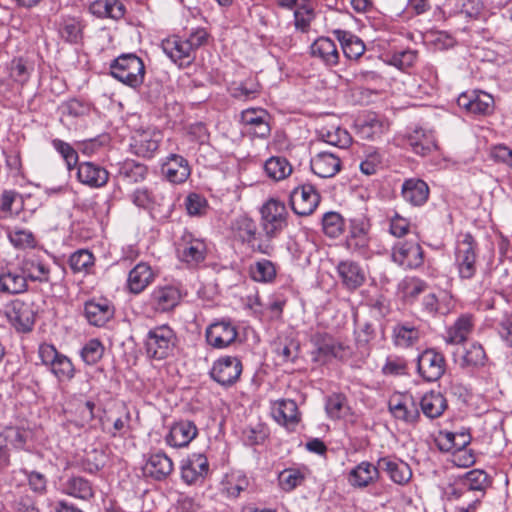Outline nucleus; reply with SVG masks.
I'll return each mask as SVG.
<instances>
[{
	"label": "nucleus",
	"mask_w": 512,
	"mask_h": 512,
	"mask_svg": "<svg viewBox=\"0 0 512 512\" xmlns=\"http://www.w3.org/2000/svg\"><path fill=\"white\" fill-rule=\"evenodd\" d=\"M343 217L334 211L327 212L322 217V228L324 233L331 237H338L344 230Z\"/></svg>",
	"instance_id": "nucleus-57"
},
{
	"label": "nucleus",
	"mask_w": 512,
	"mask_h": 512,
	"mask_svg": "<svg viewBox=\"0 0 512 512\" xmlns=\"http://www.w3.org/2000/svg\"><path fill=\"white\" fill-rule=\"evenodd\" d=\"M336 271L342 285L348 290H356L366 281V273L363 267L356 261L346 259L340 261Z\"/></svg>",
	"instance_id": "nucleus-23"
},
{
	"label": "nucleus",
	"mask_w": 512,
	"mask_h": 512,
	"mask_svg": "<svg viewBox=\"0 0 512 512\" xmlns=\"http://www.w3.org/2000/svg\"><path fill=\"white\" fill-rule=\"evenodd\" d=\"M251 278L256 282L271 283L276 278V267L267 259H262L250 266Z\"/></svg>",
	"instance_id": "nucleus-53"
},
{
	"label": "nucleus",
	"mask_w": 512,
	"mask_h": 512,
	"mask_svg": "<svg viewBox=\"0 0 512 512\" xmlns=\"http://www.w3.org/2000/svg\"><path fill=\"white\" fill-rule=\"evenodd\" d=\"M53 148L62 156L68 170H72L78 165V153L77 151L67 142L60 139L52 140Z\"/></svg>",
	"instance_id": "nucleus-60"
},
{
	"label": "nucleus",
	"mask_w": 512,
	"mask_h": 512,
	"mask_svg": "<svg viewBox=\"0 0 512 512\" xmlns=\"http://www.w3.org/2000/svg\"><path fill=\"white\" fill-rule=\"evenodd\" d=\"M473 321L470 315H461L447 330L446 342L449 344H461L465 342L472 332Z\"/></svg>",
	"instance_id": "nucleus-45"
},
{
	"label": "nucleus",
	"mask_w": 512,
	"mask_h": 512,
	"mask_svg": "<svg viewBox=\"0 0 512 512\" xmlns=\"http://www.w3.org/2000/svg\"><path fill=\"white\" fill-rule=\"evenodd\" d=\"M176 341V334L170 326H156L149 330L146 336V353L148 357L153 359H165L172 354Z\"/></svg>",
	"instance_id": "nucleus-8"
},
{
	"label": "nucleus",
	"mask_w": 512,
	"mask_h": 512,
	"mask_svg": "<svg viewBox=\"0 0 512 512\" xmlns=\"http://www.w3.org/2000/svg\"><path fill=\"white\" fill-rule=\"evenodd\" d=\"M388 410L396 420L406 424L415 425L420 420L418 404L410 394H393L388 400Z\"/></svg>",
	"instance_id": "nucleus-13"
},
{
	"label": "nucleus",
	"mask_w": 512,
	"mask_h": 512,
	"mask_svg": "<svg viewBox=\"0 0 512 512\" xmlns=\"http://www.w3.org/2000/svg\"><path fill=\"white\" fill-rule=\"evenodd\" d=\"M21 269L27 280L45 283L49 281V266L37 256L24 258L21 263Z\"/></svg>",
	"instance_id": "nucleus-40"
},
{
	"label": "nucleus",
	"mask_w": 512,
	"mask_h": 512,
	"mask_svg": "<svg viewBox=\"0 0 512 512\" xmlns=\"http://www.w3.org/2000/svg\"><path fill=\"white\" fill-rule=\"evenodd\" d=\"M96 404L91 401H79L75 408V425L78 427H85L89 425L96 418Z\"/></svg>",
	"instance_id": "nucleus-58"
},
{
	"label": "nucleus",
	"mask_w": 512,
	"mask_h": 512,
	"mask_svg": "<svg viewBox=\"0 0 512 512\" xmlns=\"http://www.w3.org/2000/svg\"><path fill=\"white\" fill-rule=\"evenodd\" d=\"M378 466L385 471L389 478L398 485L407 484L412 478L410 466L399 459L382 457L378 460Z\"/></svg>",
	"instance_id": "nucleus-30"
},
{
	"label": "nucleus",
	"mask_w": 512,
	"mask_h": 512,
	"mask_svg": "<svg viewBox=\"0 0 512 512\" xmlns=\"http://www.w3.org/2000/svg\"><path fill=\"white\" fill-rule=\"evenodd\" d=\"M370 229V220L363 214L349 220V233L346 238V247L351 253L364 259L371 257Z\"/></svg>",
	"instance_id": "nucleus-7"
},
{
	"label": "nucleus",
	"mask_w": 512,
	"mask_h": 512,
	"mask_svg": "<svg viewBox=\"0 0 512 512\" xmlns=\"http://www.w3.org/2000/svg\"><path fill=\"white\" fill-rule=\"evenodd\" d=\"M89 12L97 18L120 20L126 13L121 0H95L89 5Z\"/></svg>",
	"instance_id": "nucleus-34"
},
{
	"label": "nucleus",
	"mask_w": 512,
	"mask_h": 512,
	"mask_svg": "<svg viewBox=\"0 0 512 512\" xmlns=\"http://www.w3.org/2000/svg\"><path fill=\"white\" fill-rule=\"evenodd\" d=\"M156 273L146 262H139L128 273L127 289L130 293L138 295L154 282Z\"/></svg>",
	"instance_id": "nucleus-25"
},
{
	"label": "nucleus",
	"mask_w": 512,
	"mask_h": 512,
	"mask_svg": "<svg viewBox=\"0 0 512 512\" xmlns=\"http://www.w3.org/2000/svg\"><path fill=\"white\" fill-rule=\"evenodd\" d=\"M48 369L59 382L72 380L76 373L71 359L62 353L49 365Z\"/></svg>",
	"instance_id": "nucleus-50"
},
{
	"label": "nucleus",
	"mask_w": 512,
	"mask_h": 512,
	"mask_svg": "<svg viewBox=\"0 0 512 512\" xmlns=\"http://www.w3.org/2000/svg\"><path fill=\"white\" fill-rule=\"evenodd\" d=\"M104 456L102 452L94 449L85 454L80 460L79 466L82 471L89 474H96L104 466Z\"/></svg>",
	"instance_id": "nucleus-63"
},
{
	"label": "nucleus",
	"mask_w": 512,
	"mask_h": 512,
	"mask_svg": "<svg viewBox=\"0 0 512 512\" xmlns=\"http://www.w3.org/2000/svg\"><path fill=\"white\" fill-rule=\"evenodd\" d=\"M186 294L181 283L158 284L149 293L146 305L155 314L170 313L181 304Z\"/></svg>",
	"instance_id": "nucleus-3"
},
{
	"label": "nucleus",
	"mask_w": 512,
	"mask_h": 512,
	"mask_svg": "<svg viewBox=\"0 0 512 512\" xmlns=\"http://www.w3.org/2000/svg\"><path fill=\"white\" fill-rule=\"evenodd\" d=\"M38 307L31 297L14 299L4 307V313L9 323L18 332H30L33 329Z\"/></svg>",
	"instance_id": "nucleus-6"
},
{
	"label": "nucleus",
	"mask_w": 512,
	"mask_h": 512,
	"mask_svg": "<svg viewBox=\"0 0 512 512\" xmlns=\"http://www.w3.org/2000/svg\"><path fill=\"white\" fill-rule=\"evenodd\" d=\"M320 194L311 184L296 186L289 196L292 211L298 216L311 215L320 203Z\"/></svg>",
	"instance_id": "nucleus-12"
},
{
	"label": "nucleus",
	"mask_w": 512,
	"mask_h": 512,
	"mask_svg": "<svg viewBox=\"0 0 512 512\" xmlns=\"http://www.w3.org/2000/svg\"><path fill=\"white\" fill-rule=\"evenodd\" d=\"M496 330L501 340L512 347V312H505L496 320Z\"/></svg>",
	"instance_id": "nucleus-64"
},
{
	"label": "nucleus",
	"mask_w": 512,
	"mask_h": 512,
	"mask_svg": "<svg viewBox=\"0 0 512 512\" xmlns=\"http://www.w3.org/2000/svg\"><path fill=\"white\" fill-rule=\"evenodd\" d=\"M104 347L98 339H91L81 349V358L87 365L96 364L103 356Z\"/></svg>",
	"instance_id": "nucleus-61"
},
{
	"label": "nucleus",
	"mask_w": 512,
	"mask_h": 512,
	"mask_svg": "<svg viewBox=\"0 0 512 512\" xmlns=\"http://www.w3.org/2000/svg\"><path fill=\"white\" fill-rule=\"evenodd\" d=\"M318 135L324 142L339 148L348 147L352 141L350 134L336 125L321 126Z\"/></svg>",
	"instance_id": "nucleus-47"
},
{
	"label": "nucleus",
	"mask_w": 512,
	"mask_h": 512,
	"mask_svg": "<svg viewBox=\"0 0 512 512\" xmlns=\"http://www.w3.org/2000/svg\"><path fill=\"white\" fill-rule=\"evenodd\" d=\"M109 172L101 165L85 161L77 165V179L78 181L90 188H102L106 186L109 181Z\"/></svg>",
	"instance_id": "nucleus-20"
},
{
	"label": "nucleus",
	"mask_w": 512,
	"mask_h": 512,
	"mask_svg": "<svg viewBox=\"0 0 512 512\" xmlns=\"http://www.w3.org/2000/svg\"><path fill=\"white\" fill-rule=\"evenodd\" d=\"M161 47L163 52L173 62H177L184 58H190L192 55L190 46H188L186 40L178 36H172L163 40Z\"/></svg>",
	"instance_id": "nucleus-46"
},
{
	"label": "nucleus",
	"mask_w": 512,
	"mask_h": 512,
	"mask_svg": "<svg viewBox=\"0 0 512 512\" xmlns=\"http://www.w3.org/2000/svg\"><path fill=\"white\" fill-rule=\"evenodd\" d=\"M272 414L279 424L286 427L296 425L300 420L298 406L296 402L291 399L276 401L272 408Z\"/></svg>",
	"instance_id": "nucleus-38"
},
{
	"label": "nucleus",
	"mask_w": 512,
	"mask_h": 512,
	"mask_svg": "<svg viewBox=\"0 0 512 512\" xmlns=\"http://www.w3.org/2000/svg\"><path fill=\"white\" fill-rule=\"evenodd\" d=\"M304 479V475L299 470L291 468L283 470L278 476L279 485L286 492H290L301 485Z\"/></svg>",
	"instance_id": "nucleus-62"
},
{
	"label": "nucleus",
	"mask_w": 512,
	"mask_h": 512,
	"mask_svg": "<svg viewBox=\"0 0 512 512\" xmlns=\"http://www.w3.org/2000/svg\"><path fill=\"white\" fill-rule=\"evenodd\" d=\"M264 170L268 177H270L273 180L279 181L291 174L292 166L290 165L286 158L280 156H273L270 157L265 162Z\"/></svg>",
	"instance_id": "nucleus-52"
},
{
	"label": "nucleus",
	"mask_w": 512,
	"mask_h": 512,
	"mask_svg": "<svg viewBox=\"0 0 512 512\" xmlns=\"http://www.w3.org/2000/svg\"><path fill=\"white\" fill-rule=\"evenodd\" d=\"M487 356L484 348L479 343H472L462 356L460 366L462 368H478L485 365Z\"/></svg>",
	"instance_id": "nucleus-54"
},
{
	"label": "nucleus",
	"mask_w": 512,
	"mask_h": 512,
	"mask_svg": "<svg viewBox=\"0 0 512 512\" xmlns=\"http://www.w3.org/2000/svg\"><path fill=\"white\" fill-rule=\"evenodd\" d=\"M491 479L489 475L481 469H473L468 471L462 481L461 484L468 492H479L481 498L484 497L486 490L491 486Z\"/></svg>",
	"instance_id": "nucleus-43"
},
{
	"label": "nucleus",
	"mask_w": 512,
	"mask_h": 512,
	"mask_svg": "<svg viewBox=\"0 0 512 512\" xmlns=\"http://www.w3.org/2000/svg\"><path fill=\"white\" fill-rule=\"evenodd\" d=\"M63 491L72 497L89 500L94 496L92 483L82 476H72L63 484Z\"/></svg>",
	"instance_id": "nucleus-44"
},
{
	"label": "nucleus",
	"mask_w": 512,
	"mask_h": 512,
	"mask_svg": "<svg viewBox=\"0 0 512 512\" xmlns=\"http://www.w3.org/2000/svg\"><path fill=\"white\" fill-rule=\"evenodd\" d=\"M172 471V460L161 451L152 453L144 466V472L155 480H163L167 478Z\"/></svg>",
	"instance_id": "nucleus-32"
},
{
	"label": "nucleus",
	"mask_w": 512,
	"mask_h": 512,
	"mask_svg": "<svg viewBox=\"0 0 512 512\" xmlns=\"http://www.w3.org/2000/svg\"><path fill=\"white\" fill-rule=\"evenodd\" d=\"M30 77L27 66H0V87L4 91L12 90L14 84L23 85Z\"/></svg>",
	"instance_id": "nucleus-39"
},
{
	"label": "nucleus",
	"mask_w": 512,
	"mask_h": 512,
	"mask_svg": "<svg viewBox=\"0 0 512 512\" xmlns=\"http://www.w3.org/2000/svg\"><path fill=\"white\" fill-rule=\"evenodd\" d=\"M83 22L76 17H63L58 25L61 39L71 44H78L83 39Z\"/></svg>",
	"instance_id": "nucleus-42"
},
{
	"label": "nucleus",
	"mask_w": 512,
	"mask_h": 512,
	"mask_svg": "<svg viewBox=\"0 0 512 512\" xmlns=\"http://www.w3.org/2000/svg\"><path fill=\"white\" fill-rule=\"evenodd\" d=\"M166 179L174 184L184 183L191 174L190 165L183 156L170 154L161 167Z\"/></svg>",
	"instance_id": "nucleus-26"
},
{
	"label": "nucleus",
	"mask_w": 512,
	"mask_h": 512,
	"mask_svg": "<svg viewBox=\"0 0 512 512\" xmlns=\"http://www.w3.org/2000/svg\"><path fill=\"white\" fill-rule=\"evenodd\" d=\"M422 307L424 312L430 316L445 315L450 311V297L445 296L439 299L436 294L429 293L423 297Z\"/></svg>",
	"instance_id": "nucleus-55"
},
{
	"label": "nucleus",
	"mask_w": 512,
	"mask_h": 512,
	"mask_svg": "<svg viewBox=\"0 0 512 512\" xmlns=\"http://www.w3.org/2000/svg\"><path fill=\"white\" fill-rule=\"evenodd\" d=\"M230 233L234 241L246 245L252 252L271 255L274 246L258 231L256 221L247 214H240L230 222Z\"/></svg>",
	"instance_id": "nucleus-1"
},
{
	"label": "nucleus",
	"mask_w": 512,
	"mask_h": 512,
	"mask_svg": "<svg viewBox=\"0 0 512 512\" xmlns=\"http://www.w3.org/2000/svg\"><path fill=\"white\" fill-rule=\"evenodd\" d=\"M243 371L241 360L237 356L225 355L213 362L209 376L224 388L235 385Z\"/></svg>",
	"instance_id": "nucleus-9"
},
{
	"label": "nucleus",
	"mask_w": 512,
	"mask_h": 512,
	"mask_svg": "<svg viewBox=\"0 0 512 512\" xmlns=\"http://www.w3.org/2000/svg\"><path fill=\"white\" fill-rule=\"evenodd\" d=\"M429 192L427 183L421 179L410 178L402 184V197L413 206L425 204L428 200Z\"/></svg>",
	"instance_id": "nucleus-31"
},
{
	"label": "nucleus",
	"mask_w": 512,
	"mask_h": 512,
	"mask_svg": "<svg viewBox=\"0 0 512 512\" xmlns=\"http://www.w3.org/2000/svg\"><path fill=\"white\" fill-rule=\"evenodd\" d=\"M28 280L21 266L19 270H7L0 272V293L15 295L28 289Z\"/></svg>",
	"instance_id": "nucleus-33"
},
{
	"label": "nucleus",
	"mask_w": 512,
	"mask_h": 512,
	"mask_svg": "<svg viewBox=\"0 0 512 512\" xmlns=\"http://www.w3.org/2000/svg\"><path fill=\"white\" fill-rule=\"evenodd\" d=\"M392 337L395 346L400 348H408L419 341L420 332L415 326L409 323H402L397 324L393 328Z\"/></svg>",
	"instance_id": "nucleus-49"
},
{
	"label": "nucleus",
	"mask_w": 512,
	"mask_h": 512,
	"mask_svg": "<svg viewBox=\"0 0 512 512\" xmlns=\"http://www.w3.org/2000/svg\"><path fill=\"white\" fill-rule=\"evenodd\" d=\"M209 472V463L205 455L193 453L181 467V477L189 485L202 483Z\"/></svg>",
	"instance_id": "nucleus-21"
},
{
	"label": "nucleus",
	"mask_w": 512,
	"mask_h": 512,
	"mask_svg": "<svg viewBox=\"0 0 512 512\" xmlns=\"http://www.w3.org/2000/svg\"><path fill=\"white\" fill-rule=\"evenodd\" d=\"M261 216L264 236L269 241L287 226L288 212L285 204L279 200L267 201L261 209Z\"/></svg>",
	"instance_id": "nucleus-10"
},
{
	"label": "nucleus",
	"mask_w": 512,
	"mask_h": 512,
	"mask_svg": "<svg viewBox=\"0 0 512 512\" xmlns=\"http://www.w3.org/2000/svg\"><path fill=\"white\" fill-rule=\"evenodd\" d=\"M130 201L144 210L149 211L151 217L157 221H164L171 216L173 204L170 197L157 190L146 187L135 189L129 195Z\"/></svg>",
	"instance_id": "nucleus-4"
},
{
	"label": "nucleus",
	"mask_w": 512,
	"mask_h": 512,
	"mask_svg": "<svg viewBox=\"0 0 512 512\" xmlns=\"http://www.w3.org/2000/svg\"><path fill=\"white\" fill-rule=\"evenodd\" d=\"M238 336L237 327L229 319L216 320L205 331L208 345L215 349H225L231 346Z\"/></svg>",
	"instance_id": "nucleus-15"
},
{
	"label": "nucleus",
	"mask_w": 512,
	"mask_h": 512,
	"mask_svg": "<svg viewBox=\"0 0 512 512\" xmlns=\"http://www.w3.org/2000/svg\"><path fill=\"white\" fill-rule=\"evenodd\" d=\"M379 470L378 465L375 466L368 461H362L349 472L347 480L352 487L366 488L378 481Z\"/></svg>",
	"instance_id": "nucleus-29"
},
{
	"label": "nucleus",
	"mask_w": 512,
	"mask_h": 512,
	"mask_svg": "<svg viewBox=\"0 0 512 512\" xmlns=\"http://www.w3.org/2000/svg\"><path fill=\"white\" fill-rule=\"evenodd\" d=\"M391 258L405 269H416L424 262V251L418 242L399 241L392 248Z\"/></svg>",
	"instance_id": "nucleus-16"
},
{
	"label": "nucleus",
	"mask_w": 512,
	"mask_h": 512,
	"mask_svg": "<svg viewBox=\"0 0 512 512\" xmlns=\"http://www.w3.org/2000/svg\"><path fill=\"white\" fill-rule=\"evenodd\" d=\"M420 408L429 419L439 418L447 409L448 404L444 395L439 391L431 390L425 393L420 400Z\"/></svg>",
	"instance_id": "nucleus-36"
},
{
	"label": "nucleus",
	"mask_w": 512,
	"mask_h": 512,
	"mask_svg": "<svg viewBox=\"0 0 512 512\" xmlns=\"http://www.w3.org/2000/svg\"><path fill=\"white\" fill-rule=\"evenodd\" d=\"M311 55L326 64H337L339 53L334 41L330 38L320 37L311 45Z\"/></svg>",
	"instance_id": "nucleus-41"
},
{
	"label": "nucleus",
	"mask_w": 512,
	"mask_h": 512,
	"mask_svg": "<svg viewBox=\"0 0 512 512\" xmlns=\"http://www.w3.org/2000/svg\"><path fill=\"white\" fill-rule=\"evenodd\" d=\"M325 410L329 418L337 420L345 418L350 412V407L345 395L334 393L327 397Z\"/></svg>",
	"instance_id": "nucleus-51"
},
{
	"label": "nucleus",
	"mask_w": 512,
	"mask_h": 512,
	"mask_svg": "<svg viewBox=\"0 0 512 512\" xmlns=\"http://www.w3.org/2000/svg\"><path fill=\"white\" fill-rule=\"evenodd\" d=\"M94 255L86 249H80L71 254L69 265L73 272L88 271L94 265Z\"/></svg>",
	"instance_id": "nucleus-59"
},
{
	"label": "nucleus",
	"mask_w": 512,
	"mask_h": 512,
	"mask_svg": "<svg viewBox=\"0 0 512 512\" xmlns=\"http://www.w3.org/2000/svg\"><path fill=\"white\" fill-rule=\"evenodd\" d=\"M310 343L313 350L311 352L313 361L326 364L333 359L341 362H347L353 358V348L339 341L333 335L327 332H316L311 335Z\"/></svg>",
	"instance_id": "nucleus-2"
},
{
	"label": "nucleus",
	"mask_w": 512,
	"mask_h": 512,
	"mask_svg": "<svg viewBox=\"0 0 512 512\" xmlns=\"http://www.w3.org/2000/svg\"><path fill=\"white\" fill-rule=\"evenodd\" d=\"M198 434L196 425L189 420L174 423L167 436L166 443L174 448L186 447Z\"/></svg>",
	"instance_id": "nucleus-28"
},
{
	"label": "nucleus",
	"mask_w": 512,
	"mask_h": 512,
	"mask_svg": "<svg viewBox=\"0 0 512 512\" xmlns=\"http://www.w3.org/2000/svg\"><path fill=\"white\" fill-rule=\"evenodd\" d=\"M333 33L341 43L342 51L348 60H357L364 54L365 44L359 37L341 29L334 30Z\"/></svg>",
	"instance_id": "nucleus-37"
},
{
	"label": "nucleus",
	"mask_w": 512,
	"mask_h": 512,
	"mask_svg": "<svg viewBox=\"0 0 512 512\" xmlns=\"http://www.w3.org/2000/svg\"><path fill=\"white\" fill-rule=\"evenodd\" d=\"M417 371L424 381L435 382L446 371V359L437 350L433 348L426 349L418 356Z\"/></svg>",
	"instance_id": "nucleus-14"
},
{
	"label": "nucleus",
	"mask_w": 512,
	"mask_h": 512,
	"mask_svg": "<svg viewBox=\"0 0 512 512\" xmlns=\"http://www.w3.org/2000/svg\"><path fill=\"white\" fill-rule=\"evenodd\" d=\"M269 114L261 108H250L242 111L241 122L247 127V131L259 138L270 135Z\"/></svg>",
	"instance_id": "nucleus-22"
},
{
	"label": "nucleus",
	"mask_w": 512,
	"mask_h": 512,
	"mask_svg": "<svg viewBox=\"0 0 512 512\" xmlns=\"http://www.w3.org/2000/svg\"><path fill=\"white\" fill-rule=\"evenodd\" d=\"M119 175L128 183L141 182L146 178L147 167L133 160L125 161L120 167Z\"/></svg>",
	"instance_id": "nucleus-56"
},
{
	"label": "nucleus",
	"mask_w": 512,
	"mask_h": 512,
	"mask_svg": "<svg viewBox=\"0 0 512 512\" xmlns=\"http://www.w3.org/2000/svg\"><path fill=\"white\" fill-rule=\"evenodd\" d=\"M161 134L152 130L136 131L130 144L131 150L139 157L150 158L158 150Z\"/></svg>",
	"instance_id": "nucleus-24"
},
{
	"label": "nucleus",
	"mask_w": 512,
	"mask_h": 512,
	"mask_svg": "<svg viewBox=\"0 0 512 512\" xmlns=\"http://www.w3.org/2000/svg\"><path fill=\"white\" fill-rule=\"evenodd\" d=\"M407 142L412 151L421 156H425L437 148L433 133L421 127L415 128L408 134Z\"/></svg>",
	"instance_id": "nucleus-35"
},
{
	"label": "nucleus",
	"mask_w": 512,
	"mask_h": 512,
	"mask_svg": "<svg viewBox=\"0 0 512 512\" xmlns=\"http://www.w3.org/2000/svg\"><path fill=\"white\" fill-rule=\"evenodd\" d=\"M176 254L180 261L190 267H195L205 260L207 246L204 240L185 231L176 242Z\"/></svg>",
	"instance_id": "nucleus-11"
},
{
	"label": "nucleus",
	"mask_w": 512,
	"mask_h": 512,
	"mask_svg": "<svg viewBox=\"0 0 512 512\" xmlns=\"http://www.w3.org/2000/svg\"><path fill=\"white\" fill-rule=\"evenodd\" d=\"M115 307L104 297L92 298L84 303V316L95 327H103L114 318Z\"/></svg>",
	"instance_id": "nucleus-18"
},
{
	"label": "nucleus",
	"mask_w": 512,
	"mask_h": 512,
	"mask_svg": "<svg viewBox=\"0 0 512 512\" xmlns=\"http://www.w3.org/2000/svg\"><path fill=\"white\" fill-rule=\"evenodd\" d=\"M132 66H110V74L118 81L130 86L137 87L143 83L146 66H137L136 71H132Z\"/></svg>",
	"instance_id": "nucleus-48"
},
{
	"label": "nucleus",
	"mask_w": 512,
	"mask_h": 512,
	"mask_svg": "<svg viewBox=\"0 0 512 512\" xmlns=\"http://www.w3.org/2000/svg\"><path fill=\"white\" fill-rule=\"evenodd\" d=\"M389 128V123L374 112L359 116L354 122L355 134L362 140L375 141Z\"/></svg>",
	"instance_id": "nucleus-17"
},
{
	"label": "nucleus",
	"mask_w": 512,
	"mask_h": 512,
	"mask_svg": "<svg viewBox=\"0 0 512 512\" xmlns=\"http://www.w3.org/2000/svg\"><path fill=\"white\" fill-rule=\"evenodd\" d=\"M478 243L471 233L458 236L455 249V266L463 280L472 279L477 272Z\"/></svg>",
	"instance_id": "nucleus-5"
},
{
	"label": "nucleus",
	"mask_w": 512,
	"mask_h": 512,
	"mask_svg": "<svg viewBox=\"0 0 512 512\" xmlns=\"http://www.w3.org/2000/svg\"><path fill=\"white\" fill-rule=\"evenodd\" d=\"M310 167L318 177L330 178L340 171L341 160L332 152L322 151L311 158Z\"/></svg>",
	"instance_id": "nucleus-27"
},
{
	"label": "nucleus",
	"mask_w": 512,
	"mask_h": 512,
	"mask_svg": "<svg viewBox=\"0 0 512 512\" xmlns=\"http://www.w3.org/2000/svg\"><path fill=\"white\" fill-rule=\"evenodd\" d=\"M459 107L474 115H489L493 112L494 98L483 91H466L457 98Z\"/></svg>",
	"instance_id": "nucleus-19"
}]
</instances>
